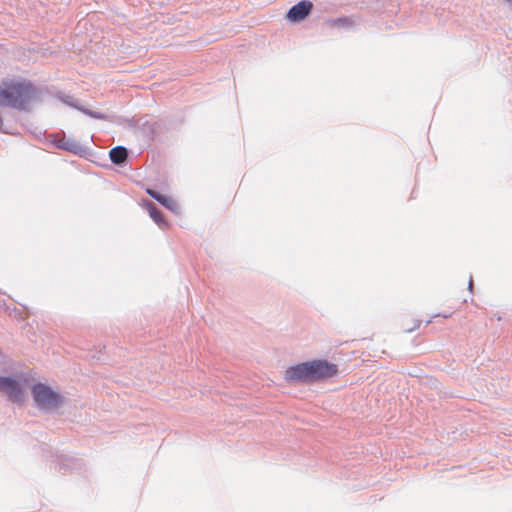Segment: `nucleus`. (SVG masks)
Masks as SVG:
<instances>
[{"mask_svg": "<svg viewBox=\"0 0 512 512\" xmlns=\"http://www.w3.org/2000/svg\"><path fill=\"white\" fill-rule=\"evenodd\" d=\"M31 394L35 406L43 412L57 410L64 404V397L42 382H36L32 385Z\"/></svg>", "mask_w": 512, "mask_h": 512, "instance_id": "3", "label": "nucleus"}, {"mask_svg": "<svg viewBox=\"0 0 512 512\" xmlns=\"http://www.w3.org/2000/svg\"><path fill=\"white\" fill-rule=\"evenodd\" d=\"M52 143L59 149L79 156H82L87 152V147L83 146L73 138H67L65 135L61 137L53 135Z\"/></svg>", "mask_w": 512, "mask_h": 512, "instance_id": "6", "label": "nucleus"}, {"mask_svg": "<svg viewBox=\"0 0 512 512\" xmlns=\"http://www.w3.org/2000/svg\"><path fill=\"white\" fill-rule=\"evenodd\" d=\"M147 209L150 217L154 220V222L160 227H167L168 223L164 217L163 212L157 207V205L151 201L147 203Z\"/></svg>", "mask_w": 512, "mask_h": 512, "instance_id": "10", "label": "nucleus"}, {"mask_svg": "<svg viewBox=\"0 0 512 512\" xmlns=\"http://www.w3.org/2000/svg\"><path fill=\"white\" fill-rule=\"evenodd\" d=\"M26 380L21 376H0V393L6 399L18 406H22L26 400L25 394Z\"/></svg>", "mask_w": 512, "mask_h": 512, "instance_id": "4", "label": "nucleus"}, {"mask_svg": "<svg viewBox=\"0 0 512 512\" xmlns=\"http://www.w3.org/2000/svg\"><path fill=\"white\" fill-rule=\"evenodd\" d=\"M505 1L512 5V0H505Z\"/></svg>", "mask_w": 512, "mask_h": 512, "instance_id": "13", "label": "nucleus"}, {"mask_svg": "<svg viewBox=\"0 0 512 512\" xmlns=\"http://www.w3.org/2000/svg\"><path fill=\"white\" fill-rule=\"evenodd\" d=\"M334 22L340 27H350L352 25V21L348 17L337 18Z\"/></svg>", "mask_w": 512, "mask_h": 512, "instance_id": "11", "label": "nucleus"}, {"mask_svg": "<svg viewBox=\"0 0 512 512\" xmlns=\"http://www.w3.org/2000/svg\"><path fill=\"white\" fill-rule=\"evenodd\" d=\"M338 366L325 359L302 362L285 371V380L292 384H311L335 376Z\"/></svg>", "mask_w": 512, "mask_h": 512, "instance_id": "2", "label": "nucleus"}, {"mask_svg": "<svg viewBox=\"0 0 512 512\" xmlns=\"http://www.w3.org/2000/svg\"><path fill=\"white\" fill-rule=\"evenodd\" d=\"M61 101L64 104H66L70 107H73L92 118L101 119V120H105L108 118V116L104 113L93 111L91 109H88V108L78 105V101L72 96L65 95V96L61 97Z\"/></svg>", "mask_w": 512, "mask_h": 512, "instance_id": "8", "label": "nucleus"}, {"mask_svg": "<svg viewBox=\"0 0 512 512\" xmlns=\"http://www.w3.org/2000/svg\"><path fill=\"white\" fill-rule=\"evenodd\" d=\"M313 10V3L309 0H301L293 5L286 13V18L291 23H299L306 19Z\"/></svg>", "mask_w": 512, "mask_h": 512, "instance_id": "5", "label": "nucleus"}, {"mask_svg": "<svg viewBox=\"0 0 512 512\" xmlns=\"http://www.w3.org/2000/svg\"><path fill=\"white\" fill-rule=\"evenodd\" d=\"M129 151L124 146H116L109 151V157L113 164L124 166L127 162Z\"/></svg>", "mask_w": 512, "mask_h": 512, "instance_id": "9", "label": "nucleus"}, {"mask_svg": "<svg viewBox=\"0 0 512 512\" xmlns=\"http://www.w3.org/2000/svg\"><path fill=\"white\" fill-rule=\"evenodd\" d=\"M41 91L30 80L3 78L0 82V106L29 111L40 100Z\"/></svg>", "mask_w": 512, "mask_h": 512, "instance_id": "1", "label": "nucleus"}, {"mask_svg": "<svg viewBox=\"0 0 512 512\" xmlns=\"http://www.w3.org/2000/svg\"><path fill=\"white\" fill-rule=\"evenodd\" d=\"M146 193L166 209L172 212H177L179 207L177 202L172 197L165 195L154 188L146 189Z\"/></svg>", "mask_w": 512, "mask_h": 512, "instance_id": "7", "label": "nucleus"}, {"mask_svg": "<svg viewBox=\"0 0 512 512\" xmlns=\"http://www.w3.org/2000/svg\"><path fill=\"white\" fill-rule=\"evenodd\" d=\"M468 289H469V291H472V289H473V278L472 277H470V280L468 283Z\"/></svg>", "mask_w": 512, "mask_h": 512, "instance_id": "12", "label": "nucleus"}]
</instances>
